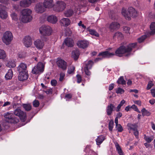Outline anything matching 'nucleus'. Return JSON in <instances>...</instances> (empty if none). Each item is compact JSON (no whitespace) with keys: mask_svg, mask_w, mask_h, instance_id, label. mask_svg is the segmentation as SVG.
<instances>
[{"mask_svg":"<svg viewBox=\"0 0 155 155\" xmlns=\"http://www.w3.org/2000/svg\"><path fill=\"white\" fill-rule=\"evenodd\" d=\"M38 39L35 41L34 44L36 47L38 49H42L44 45V41H43L41 39Z\"/></svg>","mask_w":155,"mask_h":155,"instance_id":"ddd939ff","label":"nucleus"},{"mask_svg":"<svg viewBox=\"0 0 155 155\" xmlns=\"http://www.w3.org/2000/svg\"><path fill=\"white\" fill-rule=\"evenodd\" d=\"M114 124V121L113 120L110 121L108 125L109 129L110 131H111L112 130Z\"/></svg>","mask_w":155,"mask_h":155,"instance_id":"c03bdc74","label":"nucleus"},{"mask_svg":"<svg viewBox=\"0 0 155 155\" xmlns=\"http://www.w3.org/2000/svg\"><path fill=\"white\" fill-rule=\"evenodd\" d=\"M77 45L78 47L84 48L88 46L89 43L86 41L81 40L78 42Z\"/></svg>","mask_w":155,"mask_h":155,"instance_id":"f3484780","label":"nucleus"},{"mask_svg":"<svg viewBox=\"0 0 155 155\" xmlns=\"http://www.w3.org/2000/svg\"><path fill=\"white\" fill-rule=\"evenodd\" d=\"M123 37V35L122 33L118 31L116 32L113 36V38L114 39L117 38L120 39H122Z\"/></svg>","mask_w":155,"mask_h":155,"instance_id":"c756f323","label":"nucleus"},{"mask_svg":"<svg viewBox=\"0 0 155 155\" xmlns=\"http://www.w3.org/2000/svg\"><path fill=\"white\" fill-rule=\"evenodd\" d=\"M134 103L139 106H140L141 104V102L140 101H134Z\"/></svg>","mask_w":155,"mask_h":155,"instance_id":"0e129e2a","label":"nucleus"},{"mask_svg":"<svg viewBox=\"0 0 155 155\" xmlns=\"http://www.w3.org/2000/svg\"><path fill=\"white\" fill-rule=\"evenodd\" d=\"M104 137L103 135H100L96 139L97 144L98 145H100L104 140Z\"/></svg>","mask_w":155,"mask_h":155,"instance_id":"bb28decb","label":"nucleus"},{"mask_svg":"<svg viewBox=\"0 0 155 155\" xmlns=\"http://www.w3.org/2000/svg\"><path fill=\"white\" fill-rule=\"evenodd\" d=\"M88 31L89 32V34L92 35H94L97 37L99 36V34L94 29H88Z\"/></svg>","mask_w":155,"mask_h":155,"instance_id":"473e14b6","label":"nucleus"},{"mask_svg":"<svg viewBox=\"0 0 155 155\" xmlns=\"http://www.w3.org/2000/svg\"><path fill=\"white\" fill-rule=\"evenodd\" d=\"M72 95L71 94H66L65 96V97L68 98L70 99L72 97Z\"/></svg>","mask_w":155,"mask_h":155,"instance_id":"680f3d73","label":"nucleus"},{"mask_svg":"<svg viewBox=\"0 0 155 155\" xmlns=\"http://www.w3.org/2000/svg\"><path fill=\"white\" fill-rule=\"evenodd\" d=\"M14 113L15 115L18 116L22 121L24 122L25 121L26 118V114L20 108H17L15 109Z\"/></svg>","mask_w":155,"mask_h":155,"instance_id":"39448f33","label":"nucleus"},{"mask_svg":"<svg viewBox=\"0 0 155 155\" xmlns=\"http://www.w3.org/2000/svg\"><path fill=\"white\" fill-rule=\"evenodd\" d=\"M122 14L126 18H127L129 20V14L128 11H127L125 9L123 8L122 11Z\"/></svg>","mask_w":155,"mask_h":155,"instance_id":"4c0bfd02","label":"nucleus"},{"mask_svg":"<svg viewBox=\"0 0 155 155\" xmlns=\"http://www.w3.org/2000/svg\"><path fill=\"white\" fill-rule=\"evenodd\" d=\"M39 31L41 34V38L43 41H47L48 36L51 34L52 30L49 26L43 25L40 28Z\"/></svg>","mask_w":155,"mask_h":155,"instance_id":"f03ea898","label":"nucleus"},{"mask_svg":"<svg viewBox=\"0 0 155 155\" xmlns=\"http://www.w3.org/2000/svg\"><path fill=\"white\" fill-rule=\"evenodd\" d=\"M115 55L114 53H110L108 51H104L99 54V56H102L103 58H110Z\"/></svg>","mask_w":155,"mask_h":155,"instance_id":"a211bd4d","label":"nucleus"},{"mask_svg":"<svg viewBox=\"0 0 155 155\" xmlns=\"http://www.w3.org/2000/svg\"><path fill=\"white\" fill-rule=\"evenodd\" d=\"M23 42L24 45L27 47H30L32 44V38L29 36H26L23 39Z\"/></svg>","mask_w":155,"mask_h":155,"instance_id":"f8f14e48","label":"nucleus"},{"mask_svg":"<svg viewBox=\"0 0 155 155\" xmlns=\"http://www.w3.org/2000/svg\"><path fill=\"white\" fill-rule=\"evenodd\" d=\"M43 4L45 9L51 8L54 6L53 0H45Z\"/></svg>","mask_w":155,"mask_h":155,"instance_id":"9d476101","label":"nucleus"},{"mask_svg":"<svg viewBox=\"0 0 155 155\" xmlns=\"http://www.w3.org/2000/svg\"><path fill=\"white\" fill-rule=\"evenodd\" d=\"M136 43H133L127 45H122L120 46L115 51L116 55L121 57L122 54H124L126 56H129L131 54V52L133 48L135 47Z\"/></svg>","mask_w":155,"mask_h":155,"instance_id":"f257e3e1","label":"nucleus"},{"mask_svg":"<svg viewBox=\"0 0 155 155\" xmlns=\"http://www.w3.org/2000/svg\"><path fill=\"white\" fill-rule=\"evenodd\" d=\"M34 10L37 13H42L45 11L46 9L44 7L43 4L39 2L36 4Z\"/></svg>","mask_w":155,"mask_h":155,"instance_id":"6e6552de","label":"nucleus"},{"mask_svg":"<svg viewBox=\"0 0 155 155\" xmlns=\"http://www.w3.org/2000/svg\"><path fill=\"white\" fill-rule=\"evenodd\" d=\"M65 74L63 73H61L60 74V76L59 78V81H62L65 76Z\"/></svg>","mask_w":155,"mask_h":155,"instance_id":"5fc2aeb1","label":"nucleus"},{"mask_svg":"<svg viewBox=\"0 0 155 155\" xmlns=\"http://www.w3.org/2000/svg\"><path fill=\"white\" fill-rule=\"evenodd\" d=\"M127 126L128 127V129L129 130H133L134 131L137 129V126L135 124L129 123Z\"/></svg>","mask_w":155,"mask_h":155,"instance_id":"c85d7f7f","label":"nucleus"},{"mask_svg":"<svg viewBox=\"0 0 155 155\" xmlns=\"http://www.w3.org/2000/svg\"><path fill=\"white\" fill-rule=\"evenodd\" d=\"M134 131V135L137 138L139 134V132L137 131V129L136 130H135V131Z\"/></svg>","mask_w":155,"mask_h":155,"instance_id":"052dcab7","label":"nucleus"},{"mask_svg":"<svg viewBox=\"0 0 155 155\" xmlns=\"http://www.w3.org/2000/svg\"><path fill=\"white\" fill-rule=\"evenodd\" d=\"M77 79V82L78 83H80L81 81V77L80 75L78 74L76 76Z\"/></svg>","mask_w":155,"mask_h":155,"instance_id":"13d9d810","label":"nucleus"},{"mask_svg":"<svg viewBox=\"0 0 155 155\" xmlns=\"http://www.w3.org/2000/svg\"><path fill=\"white\" fill-rule=\"evenodd\" d=\"M119 84H126V81L124 79L123 77H120L117 81Z\"/></svg>","mask_w":155,"mask_h":155,"instance_id":"58836bf2","label":"nucleus"},{"mask_svg":"<svg viewBox=\"0 0 155 155\" xmlns=\"http://www.w3.org/2000/svg\"><path fill=\"white\" fill-rule=\"evenodd\" d=\"M74 13L73 11L71 9L66 10L64 13V15L67 17H69L72 16Z\"/></svg>","mask_w":155,"mask_h":155,"instance_id":"2f4dec72","label":"nucleus"},{"mask_svg":"<svg viewBox=\"0 0 155 155\" xmlns=\"http://www.w3.org/2000/svg\"><path fill=\"white\" fill-rule=\"evenodd\" d=\"M39 105V101L37 100H35L33 102V105L36 107H38Z\"/></svg>","mask_w":155,"mask_h":155,"instance_id":"3c124183","label":"nucleus"},{"mask_svg":"<svg viewBox=\"0 0 155 155\" xmlns=\"http://www.w3.org/2000/svg\"><path fill=\"white\" fill-rule=\"evenodd\" d=\"M44 65L41 62H39L36 66L32 69V73L35 74H37L42 73L44 70Z\"/></svg>","mask_w":155,"mask_h":155,"instance_id":"423d86ee","label":"nucleus"},{"mask_svg":"<svg viewBox=\"0 0 155 155\" xmlns=\"http://www.w3.org/2000/svg\"><path fill=\"white\" fill-rule=\"evenodd\" d=\"M114 84H110L109 86V91L111 90L114 88Z\"/></svg>","mask_w":155,"mask_h":155,"instance_id":"e2e57ef3","label":"nucleus"},{"mask_svg":"<svg viewBox=\"0 0 155 155\" xmlns=\"http://www.w3.org/2000/svg\"><path fill=\"white\" fill-rule=\"evenodd\" d=\"M142 115L143 116H149L150 115V113L147 110H146L145 108H143L141 110Z\"/></svg>","mask_w":155,"mask_h":155,"instance_id":"72a5a7b5","label":"nucleus"},{"mask_svg":"<svg viewBox=\"0 0 155 155\" xmlns=\"http://www.w3.org/2000/svg\"><path fill=\"white\" fill-rule=\"evenodd\" d=\"M115 146L117 150L118 153H120L122 152L121 148L119 146V144L117 143H116L115 144Z\"/></svg>","mask_w":155,"mask_h":155,"instance_id":"a18cd8bd","label":"nucleus"},{"mask_svg":"<svg viewBox=\"0 0 155 155\" xmlns=\"http://www.w3.org/2000/svg\"><path fill=\"white\" fill-rule=\"evenodd\" d=\"M65 8V4L63 1H58L56 5L54 7V10L56 12H61L64 10Z\"/></svg>","mask_w":155,"mask_h":155,"instance_id":"0eeeda50","label":"nucleus"},{"mask_svg":"<svg viewBox=\"0 0 155 155\" xmlns=\"http://www.w3.org/2000/svg\"><path fill=\"white\" fill-rule=\"evenodd\" d=\"M23 107L27 111H29L31 109V106L29 104H24L23 105Z\"/></svg>","mask_w":155,"mask_h":155,"instance_id":"37998d69","label":"nucleus"},{"mask_svg":"<svg viewBox=\"0 0 155 155\" xmlns=\"http://www.w3.org/2000/svg\"><path fill=\"white\" fill-rule=\"evenodd\" d=\"M116 92L117 94H122L124 92V90L120 87L118 88L116 90Z\"/></svg>","mask_w":155,"mask_h":155,"instance_id":"8fccbe9b","label":"nucleus"},{"mask_svg":"<svg viewBox=\"0 0 155 155\" xmlns=\"http://www.w3.org/2000/svg\"><path fill=\"white\" fill-rule=\"evenodd\" d=\"M131 108L133 109H134V110L135 111L139 113H140V111L139 110L138 108H137V107L135 105H133L131 106Z\"/></svg>","mask_w":155,"mask_h":155,"instance_id":"6e6d98bb","label":"nucleus"},{"mask_svg":"<svg viewBox=\"0 0 155 155\" xmlns=\"http://www.w3.org/2000/svg\"><path fill=\"white\" fill-rule=\"evenodd\" d=\"M130 28L128 27L125 26L123 27V31L126 33H129Z\"/></svg>","mask_w":155,"mask_h":155,"instance_id":"603ef678","label":"nucleus"},{"mask_svg":"<svg viewBox=\"0 0 155 155\" xmlns=\"http://www.w3.org/2000/svg\"><path fill=\"white\" fill-rule=\"evenodd\" d=\"M11 17L12 19L15 20H16L18 19L17 15L15 13H13L11 14Z\"/></svg>","mask_w":155,"mask_h":155,"instance_id":"864d4df0","label":"nucleus"},{"mask_svg":"<svg viewBox=\"0 0 155 155\" xmlns=\"http://www.w3.org/2000/svg\"><path fill=\"white\" fill-rule=\"evenodd\" d=\"M153 83L152 81H150L149 82L148 84V85H147V90L150 89L151 87L153 86Z\"/></svg>","mask_w":155,"mask_h":155,"instance_id":"4d7b16f0","label":"nucleus"},{"mask_svg":"<svg viewBox=\"0 0 155 155\" xmlns=\"http://www.w3.org/2000/svg\"><path fill=\"white\" fill-rule=\"evenodd\" d=\"M115 108L114 106L112 104H108L106 108V112L108 115H110L113 111Z\"/></svg>","mask_w":155,"mask_h":155,"instance_id":"6ab92c4d","label":"nucleus"},{"mask_svg":"<svg viewBox=\"0 0 155 155\" xmlns=\"http://www.w3.org/2000/svg\"><path fill=\"white\" fill-rule=\"evenodd\" d=\"M31 0H22L20 2V6L23 8L28 7L31 4Z\"/></svg>","mask_w":155,"mask_h":155,"instance_id":"4468645a","label":"nucleus"},{"mask_svg":"<svg viewBox=\"0 0 155 155\" xmlns=\"http://www.w3.org/2000/svg\"><path fill=\"white\" fill-rule=\"evenodd\" d=\"M27 66L26 64L21 63L17 68V69L19 72L22 71H27L26 70Z\"/></svg>","mask_w":155,"mask_h":155,"instance_id":"5701e85b","label":"nucleus"},{"mask_svg":"<svg viewBox=\"0 0 155 155\" xmlns=\"http://www.w3.org/2000/svg\"><path fill=\"white\" fill-rule=\"evenodd\" d=\"M31 10L28 8H25L22 10L21 12V15H25L31 16V15L32 13Z\"/></svg>","mask_w":155,"mask_h":155,"instance_id":"393cba45","label":"nucleus"},{"mask_svg":"<svg viewBox=\"0 0 155 155\" xmlns=\"http://www.w3.org/2000/svg\"><path fill=\"white\" fill-rule=\"evenodd\" d=\"M6 7L3 5L0 4V18L2 19H6L8 17V14L5 9Z\"/></svg>","mask_w":155,"mask_h":155,"instance_id":"1a4fd4ad","label":"nucleus"},{"mask_svg":"<svg viewBox=\"0 0 155 155\" xmlns=\"http://www.w3.org/2000/svg\"><path fill=\"white\" fill-rule=\"evenodd\" d=\"M6 56L5 51L3 49H0V59H5Z\"/></svg>","mask_w":155,"mask_h":155,"instance_id":"f704fd0d","label":"nucleus"},{"mask_svg":"<svg viewBox=\"0 0 155 155\" xmlns=\"http://www.w3.org/2000/svg\"><path fill=\"white\" fill-rule=\"evenodd\" d=\"M147 36L145 35H143L141 37L138 39V41L141 43L146 38Z\"/></svg>","mask_w":155,"mask_h":155,"instance_id":"09e8293b","label":"nucleus"},{"mask_svg":"<svg viewBox=\"0 0 155 155\" xmlns=\"http://www.w3.org/2000/svg\"><path fill=\"white\" fill-rule=\"evenodd\" d=\"M151 94L154 97H155V89H152L151 90Z\"/></svg>","mask_w":155,"mask_h":155,"instance_id":"69168bd1","label":"nucleus"},{"mask_svg":"<svg viewBox=\"0 0 155 155\" xmlns=\"http://www.w3.org/2000/svg\"><path fill=\"white\" fill-rule=\"evenodd\" d=\"M11 103L9 101H7L4 103L3 105V107H5L9 105Z\"/></svg>","mask_w":155,"mask_h":155,"instance_id":"774afa93","label":"nucleus"},{"mask_svg":"<svg viewBox=\"0 0 155 155\" xmlns=\"http://www.w3.org/2000/svg\"><path fill=\"white\" fill-rule=\"evenodd\" d=\"M75 67L73 66L69 67L68 69V72L69 74H71L74 72Z\"/></svg>","mask_w":155,"mask_h":155,"instance_id":"a19ab883","label":"nucleus"},{"mask_svg":"<svg viewBox=\"0 0 155 155\" xmlns=\"http://www.w3.org/2000/svg\"><path fill=\"white\" fill-rule=\"evenodd\" d=\"M6 66L9 68H14L16 66V64L14 61L10 60L8 62Z\"/></svg>","mask_w":155,"mask_h":155,"instance_id":"c9c22d12","label":"nucleus"},{"mask_svg":"<svg viewBox=\"0 0 155 155\" xmlns=\"http://www.w3.org/2000/svg\"><path fill=\"white\" fill-rule=\"evenodd\" d=\"M60 22L62 25L63 26H67L70 25L71 21L68 18H63L60 21Z\"/></svg>","mask_w":155,"mask_h":155,"instance_id":"a878e982","label":"nucleus"},{"mask_svg":"<svg viewBox=\"0 0 155 155\" xmlns=\"http://www.w3.org/2000/svg\"><path fill=\"white\" fill-rule=\"evenodd\" d=\"M154 137L153 136L148 137L144 135V139L148 143H150L153 139Z\"/></svg>","mask_w":155,"mask_h":155,"instance_id":"ea45409f","label":"nucleus"},{"mask_svg":"<svg viewBox=\"0 0 155 155\" xmlns=\"http://www.w3.org/2000/svg\"><path fill=\"white\" fill-rule=\"evenodd\" d=\"M47 20L50 23L52 24H55L58 21V18L55 15H51L47 17Z\"/></svg>","mask_w":155,"mask_h":155,"instance_id":"412c9836","label":"nucleus"},{"mask_svg":"<svg viewBox=\"0 0 155 155\" xmlns=\"http://www.w3.org/2000/svg\"><path fill=\"white\" fill-rule=\"evenodd\" d=\"M57 64L59 68L63 70H65L67 69V63L63 60L61 59L58 60L57 61Z\"/></svg>","mask_w":155,"mask_h":155,"instance_id":"9b49d317","label":"nucleus"},{"mask_svg":"<svg viewBox=\"0 0 155 155\" xmlns=\"http://www.w3.org/2000/svg\"><path fill=\"white\" fill-rule=\"evenodd\" d=\"M150 28L151 30L150 34L153 35L155 33V22H152L151 24Z\"/></svg>","mask_w":155,"mask_h":155,"instance_id":"e433bc0d","label":"nucleus"},{"mask_svg":"<svg viewBox=\"0 0 155 155\" xmlns=\"http://www.w3.org/2000/svg\"><path fill=\"white\" fill-rule=\"evenodd\" d=\"M93 64V61L91 60H90L88 61V62L87 64H86V67H85L89 68V69H91V68Z\"/></svg>","mask_w":155,"mask_h":155,"instance_id":"79ce46f5","label":"nucleus"},{"mask_svg":"<svg viewBox=\"0 0 155 155\" xmlns=\"http://www.w3.org/2000/svg\"><path fill=\"white\" fill-rule=\"evenodd\" d=\"M89 68L84 67V70L85 74L87 76H90L91 74V72L89 71Z\"/></svg>","mask_w":155,"mask_h":155,"instance_id":"de8ad7c7","label":"nucleus"},{"mask_svg":"<svg viewBox=\"0 0 155 155\" xmlns=\"http://www.w3.org/2000/svg\"><path fill=\"white\" fill-rule=\"evenodd\" d=\"M32 19L31 16H28L23 15H21L20 19L21 21L24 23H26L30 22Z\"/></svg>","mask_w":155,"mask_h":155,"instance_id":"dca6fc26","label":"nucleus"},{"mask_svg":"<svg viewBox=\"0 0 155 155\" xmlns=\"http://www.w3.org/2000/svg\"><path fill=\"white\" fill-rule=\"evenodd\" d=\"M13 72L12 69H9L8 70V72L6 74L5 78L6 80L11 79L13 76Z\"/></svg>","mask_w":155,"mask_h":155,"instance_id":"cd10ccee","label":"nucleus"},{"mask_svg":"<svg viewBox=\"0 0 155 155\" xmlns=\"http://www.w3.org/2000/svg\"><path fill=\"white\" fill-rule=\"evenodd\" d=\"M116 127L119 132H121L123 130V128L120 124H118L116 125Z\"/></svg>","mask_w":155,"mask_h":155,"instance_id":"49530a36","label":"nucleus"},{"mask_svg":"<svg viewBox=\"0 0 155 155\" xmlns=\"http://www.w3.org/2000/svg\"><path fill=\"white\" fill-rule=\"evenodd\" d=\"M72 55L75 59H77L78 57L80 54V52L78 49H75L74 51H72Z\"/></svg>","mask_w":155,"mask_h":155,"instance_id":"7c9ffc66","label":"nucleus"},{"mask_svg":"<svg viewBox=\"0 0 155 155\" xmlns=\"http://www.w3.org/2000/svg\"><path fill=\"white\" fill-rule=\"evenodd\" d=\"M64 43L68 47H72L74 44L73 40L70 38H66L64 40Z\"/></svg>","mask_w":155,"mask_h":155,"instance_id":"b1692460","label":"nucleus"},{"mask_svg":"<svg viewBox=\"0 0 155 155\" xmlns=\"http://www.w3.org/2000/svg\"><path fill=\"white\" fill-rule=\"evenodd\" d=\"M18 79L20 81H23L27 79L28 75L27 71H22L19 72Z\"/></svg>","mask_w":155,"mask_h":155,"instance_id":"2eb2a0df","label":"nucleus"},{"mask_svg":"<svg viewBox=\"0 0 155 155\" xmlns=\"http://www.w3.org/2000/svg\"><path fill=\"white\" fill-rule=\"evenodd\" d=\"M128 12L129 14V20L130 19V16L133 17L137 16V12L136 10L132 7H130L128 8Z\"/></svg>","mask_w":155,"mask_h":155,"instance_id":"aec40b11","label":"nucleus"},{"mask_svg":"<svg viewBox=\"0 0 155 155\" xmlns=\"http://www.w3.org/2000/svg\"><path fill=\"white\" fill-rule=\"evenodd\" d=\"M149 103L152 105L153 104L155 103V100L152 99L149 101Z\"/></svg>","mask_w":155,"mask_h":155,"instance_id":"338daca9","label":"nucleus"},{"mask_svg":"<svg viewBox=\"0 0 155 155\" xmlns=\"http://www.w3.org/2000/svg\"><path fill=\"white\" fill-rule=\"evenodd\" d=\"M120 25L117 22H114L110 24L109 28L111 31H113L119 28Z\"/></svg>","mask_w":155,"mask_h":155,"instance_id":"4be33fe9","label":"nucleus"},{"mask_svg":"<svg viewBox=\"0 0 155 155\" xmlns=\"http://www.w3.org/2000/svg\"><path fill=\"white\" fill-rule=\"evenodd\" d=\"M51 83L52 86H55L57 84V82L56 80L53 79L51 81Z\"/></svg>","mask_w":155,"mask_h":155,"instance_id":"bf43d9fd","label":"nucleus"},{"mask_svg":"<svg viewBox=\"0 0 155 155\" xmlns=\"http://www.w3.org/2000/svg\"><path fill=\"white\" fill-rule=\"evenodd\" d=\"M4 116L6 121L8 123L16 124L19 121V119L12 113L7 112L4 114Z\"/></svg>","mask_w":155,"mask_h":155,"instance_id":"7ed1b4c3","label":"nucleus"},{"mask_svg":"<svg viewBox=\"0 0 155 155\" xmlns=\"http://www.w3.org/2000/svg\"><path fill=\"white\" fill-rule=\"evenodd\" d=\"M3 42L6 45H9L13 39V35L12 33L9 31L4 33L2 38Z\"/></svg>","mask_w":155,"mask_h":155,"instance_id":"20e7f679","label":"nucleus"}]
</instances>
